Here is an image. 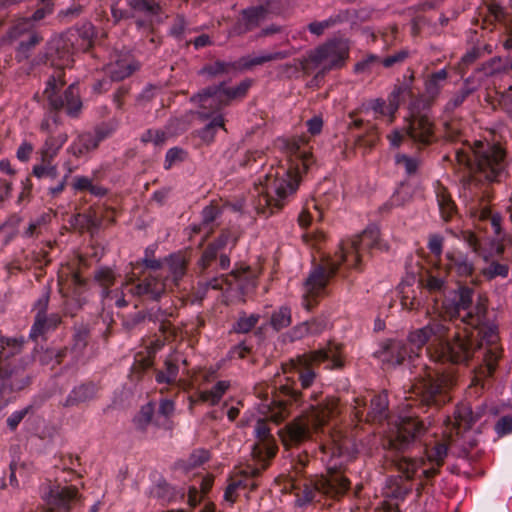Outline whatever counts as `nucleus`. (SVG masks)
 <instances>
[{"instance_id": "obj_8", "label": "nucleus", "mask_w": 512, "mask_h": 512, "mask_svg": "<svg viewBox=\"0 0 512 512\" xmlns=\"http://www.w3.org/2000/svg\"><path fill=\"white\" fill-rule=\"evenodd\" d=\"M451 385L452 380L449 376L428 372L425 377L412 385L411 393L415 395L421 405L439 409L451 400L448 395Z\"/></svg>"}, {"instance_id": "obj_47", "label": "nucleus", "mask_w": 512, "mask_h": 512, "mask_svg": "<svg viewBox=\"0 0 512 512\" xmlns=\"http://www.w3.org/2000/svg\"><path fill=\"white\" fill-rule=\"evenodd\" d=\"M95 280L104 288L105 297L110 295L109 288L114 285L116 277L114 271L108 267H102L95 272Z\"/></svg>"}, {"instance_id": "obj_30", "label": "nucleus", "mask_w": 512, "mask_h": 512, "mask_svg": "<svg viewBox=\"0 0 512 512\" xmlns=\"http://www.w3.org/2000/svg\"><path fill=\"white\" fill-rule=\"evenodd\" d=\"M289 56H291V53L288 51L266 52L255 57H242L238 62V66L240 69L249 70L254 66H259L271 61L283 60Z\"/></svg>"}, {"instance_id": "obj_6", "label": "nucleus", "mask_w": 512, "mask_h": 512, "mask_svg": "<svg viewBox=\"0 0 512 512\" xmlns=\"http://www.w3.org/2000/svg\"><path fill=\"white\" fill-rule=\"evenodd\" d=\"M350 54V45L343 39L326 41L309 50L298 60L305 75L315 73V78H322L332 70L342 69Z\"/></svg>"}, {"instance_id": "obj_16", "label": "nucleus", "mask_w": 512, "mask_h": 512, "mask_svg": "<svg viewBox=\"0 0 512 512\" xmlns=\"http://www.w3.org/2000/svg\"><path fill=\"white\" fill-rule=\"evenodd\" d=\"M405 135L419 146H428L436 140L434 123L427 115L419 113L407 119Z\"/></svg>"}, {"instance_id": "obj_46", "label": "nucleus", "mask_w": 512, "mask_h": 512, "mask_svg": "<svg viewBox=\"0 0 512 512\" xmlns=\"http://www.w3.org/2000/svg\"><path fill=\"white\" fill-rule=\"evenodd\" d=\"M218 128L224 129V118L222 115H217L208 123L203 129L199 131V137L205 143L209 144L213 142L216 131Z\"/></svg>"}, {"instance_id": "obj_7", "label": "nucleus", "mask_w": 512, "mask_h": 512, "mask_svg": "<svg viewBox=\"0 0 512 512\" xmlns=\"http://www.w3.org/2000/svg\"><path fill=\"white\" fill-rule=\"evenodd\" d=\"M325 360H331V368H342L344 365L342 359V346L340 344L329 342L327 347L305 353L291 359L281 366L283 374L297 371L302 388H309L316 377L313 366Z\"/></svg>"}, {"instance_id": "obj_28", "label": "nucleus", "mask_w": 512, "mask_h": 512, "mask_svg": "<svg viewBox=\"0 0 512 512\" xmlns=\"http://www.w3.org/2000/svg\"><path fill=\"white\" fill-rule=\"evenodd\" d=\"M97 388L94 384H81L75 387L61 404L65 408L78 406L93 399L96 395Z\"/></svg>"}, {"instance_id": "obj_59", "label": "nucleus", "mask_w": 512, "mask_h": 512, "mask_svg": "<svg viewBox=\"0 0 512 512\" xmlns=\"http://www.w3.org/2000/svg\"><path fill=\"white\" fill-rule=\"evenodd\" d=\"M49 327L50 326L46 319V315L36 314L35 322L32 326L30 336L36 339L38 336L42 335Z\"/></svg>"}, {"instance_id": "obj_20", "label": "nucleus", "mask_w": 512, "mask_h": 512, "mask_svg": "<svg viewBox=\"0 0 512 512\" xmlns=\"http://www.w3.org/2000/svg\"><path fill=\"white\" fill-rule=\"evenodd\" d=\"M258 442L253 446L252 456L257 462L268 463L276 455L277 446L265 420L259 419L255 427Z\"/></svg>"}, {"instance_id": "obj_26", "label": "nucleus", "mask_w": 512, "mask_h": 512, "mask_svg": "<svg viewBox=\"0 0 512 512\" xmlns=\"http://www.w3.org/2000/svg\"><path fill=\"white\" fill-rule=\"evenodd\" d=\"M128 6L131 17H144L149 21L162 13V7L157 0H128Z\"/></svg>"}, {"instance_id": "obj_27", "label": "nucleus", "mask_w": 512, "mask_h": 512, "mask_svg": "<svg viewBox=\"0 0 512 512\" xmlns=\"http://www.w3.org/2000/svg\"><path fill=\"white\" fill-rule=\"evenodd\" d=\"M388 396L385 392L375 395L370 401L369 410L365 416L366 422H382L388 417Z\"/></svg>"}, {"instance_id": "obj_5", "label": "nucleus", "mask_w": 512, "mask_h": 512, "mask_svg": "<svg viewBox=\"0 0 512 512\" xmlns=\"http://www.w3.org/2000/svg\"><path fill=\"white\" fill-rule=\"evenodd\" d=\"M339 414V400L328 397L317 406L295 418L287 424L281 434V439L286 447L298 446L310 439L313 432H318L331 419Z\"/></svg>"}, {"instance_id": "obj_43", "label": "nucleus", "mask_w": 512, "mask_h": 512, "mask_svg": "<svg viewBox=\"0 0 512 512\" xmlns=\"http://www.w3.org/2000/svg\"><path fill=\"white\" fill-rule=\"evenodd\" d=\"M447 77L448 72L445 69H441L432 73L427 78L425 81V91L430 98L434 99L439 95Z\"/></svg>"}, {"instance_id": "obj_53", "label": "nucleus", "mask_w": 512, "mask_h": 512, "mask_svg": "<svg viewBox=\"0 0 512 512\" xmlns=\"http://www.w3.org/2000/svg\"><path fill=\"white\" fill-rule=\"evenodd\" d=\"M259 319L260 316L258 314H243L239 317L234 329L238 333H248L256 326Z\"/></svg>"}, {"instance_id": "obj_15", "label": "nucleus", "mask_w": 512, "mask_h": 512, "mask_svg": "<svg viewBox=\"0 0 512 512\" xmlns=\"http://www.w3.org/2000/svg\"><path fill=\"white\" fill-rule=\"evenodd\" d=\"M343 261L344 260H341V255L337 260L330 258L322 260L319 265L314 267L307 277L305 281L306 291L310 295H321L329 283V280L334 277Z\"/></svg>"}, {"instance_id": "obj_11", "label": "nucleus", "mask_w": 512, "mask_h": 512, "mask_svg": "<svg viewBox=\"0 0 512 512\" xmlns=\"http://www.w3.org/2000/svg\"><path fill=\"white\" fill-rule=\"evenodd\" d=\"M59 125V116L56 112L47 115L41 121L40 130L47 136L42 147L39 149L38 154L39 156H42L43 160L46 162L54 160L68 140L67 133L60 129Z\"/></svg>"}, {"instance_id": "obj_63", "label": "nucleus", "mask_w": 512, "mask_h": 512, "mask_svg": "<svg viewBox=\"0 0 512 512\" xmlns=\"http://www.w3.org/2000/svg\"><path fill=\"white\" fill-rule=\"evenodd\" d=\"M409 56V52L407 50H400L396 52L393 55H390L383 60H381V63L384 67L390 68L395 64L402 63L405 61Z\"/></svg>"}, {"instance_id": "obj_48", "label": "nucleus", "mask_w": 512, "mask_h": 512, "mask_svg": "<svg viewBox=\"0 0 512 512\" xmlns=\"http://www.w3.org/2000/svg\"><path fill=\"white\" fill-rule=\"evenodd\" d=\"M238 67L239 66L236 63H229V62H224V61L218 60V61H215L211 65L204 66L201 69L200 73L207 74L209 76L214 77V76H217L220 74H227L230 71L237 69Z\"/></svg>"}, {"instance_id": "obj_33", "label": "nucleus", "mask_w": 512, "mask_h": 512, "mask_svg": "<svg viewBox=\"0 0 512 512\" xmlns=\"http://www.w3.org/2000/svg\"><path fill=\"white\" fill-rule=\"evenodd\" d=\"M251 85L252 80L245 79L235 87H227L224 83L217 85V87L222 96L225 106H227L234 100L244 98L248 90L250 89Z\"/></svg>"}, {"instance_id": "obj_55", "label": "nucleus", "mask_w": 512, "mask_h": 512, "mask_svg": "<svg viewBox=\"0 0 512 512\" xmlns=\"http://www.w3.org/2000/svg\"><path fill=\"white\" fill-rule=\"evenodd\" d=\"M141 140L144 143H152L155 146H162L167 140V134L159 129H149L142 134Z\"/></svg>"}, {"instance_id": "obj_56", "label": "nucleus", "mask_w": 512, "mask_h": 512, "mask_svg": "<svg viewBox=\"0 0 512 512\" xmlns=\"http://www.w3.org/2000/svg\"><path fill=\"white\" fill-rule=\"evenodd\" d=\"M505 18V12L503 8L497 3H490L487 6V14L484 18V23L494 24L496 22H502Z\"/></svg>"}, {"instance_id": "obj_23", "label": "nucleus", "mask_w": 512, "mask_h": 512, "mask_svg": "<svg viewBox=\"0 0 512 512\" xmlns=\"http://www.w3.org/2000/svg\"><path fill=\"white\" fill-rule=\"evenodd\" d=\"M267 15V9L263 6L250 7L242 10L241 17L237 21L234 30L237 34H244L257 28Z\"/></svg>"}, {"instance_id": "obj_25", "label": "nucleus", "mask_w": 512, "mask_h": 512, "mask_svg": "<svg viewBox=\"0 0 512 512\" xmlns=\"http://www.w3.org/2000/svg\"><path fill=\"white\" fill-rule=\"evenodd\" d=\"M62 70L63 69L58 68L56 73L49 78L47 86L44 90V96L47 98L50 107L56 113H58V111L64 107L62 97L57 96V91L65 84Z\"/></svg>"}, {"instance_id": "obj_62", "label": "nucleus", "mask_w": 512, "mask_h": 512, "mask_svg": "<svg viewBox=\"0 0 512 512\" xmlns=\"http://www.w3.org/2000/svg\"><path fill=\"white\" fill-rule=\"evenodd\" d=\"M334 24H335V20L332 18H329V19L321 21V22H318V21L311 22L308 25V29L312 34H314L316 36H321L325 32L326 29L332 27Z\"/></svg>"}, {"instance_id": "obj_39", "label": "nucleus", "mask_w": 512, "mask_h": 512, "mask_svg": "<svg viewBox=\"0 0 512 512\" xmlns=\"http://www.w3.org/2000/svg\"><path fill=\"white\" fill-rule=\"evenodd\" d=\"M66 112L71 117H77L82 109V102L79 95L78 87L74 84L70 85L64 92L62 97Z\"/></svg>"}, {"instance_id": "obj_13", "label": "nucleus", "mask_w": 512, "mask_h": 512, "mask_svg": "<svg viewBox=\"0 0 512 512\" xmlns=\"http://www.w3.org/2000/svg\"><path fill=\"white\" fill-rule=\"evenodd\" d=\"M73 35H56L46 44L44 61H49L56 68L64 69L73 62Z\"/></svg>"}, {"instance_id": "obj_3", "label": "nucleus", "mask_w": 512, "mask_h": 512, "mask_svg": "<svg viewBox=\"0 0 512 512\" xmlns=\"http://www.w3.org/2000/svg\"><path fill=\"white\" fill-rule=\"evenodd\" d=\"M506 153L499 145L475 141L473 146L456 150V160L471 171L469 184L500 182L506 176Z\"/></svg>"}, {"instance_id": "obj_31", "label": "nucleus", "mask_w": 512, "mask_h": 512, "mask_svg": "<svg viewBox=\"0 0 512 512\" xmlns=\"http://www.w3.org/2000/svg\"><path fill=\"white\" fill-rule=\"evenodd\" d=\"M260 467L245 466L237 470L229 479L230 484H237L235 488L244 489L248 487L249 477H258L261 471L268 467V463L258 462Z\"/></svg>"}, {"instance_id": "obj_9", "label": "nucleus", "mask_w": 512, "mask_h": 512, "mask_svg": "<svg viewBox=\"0 0 512 512\" xmlns=\"http://www.w3.org/2000/svg\"><path fill=\"white\" fill-rule=\"evenodd\" d=\"M389 246L380 238V231L376 226H369L360 235L355 236L348 243L340 247L341 260H345L352 268L360 269L362 252L367 250L387 251Z\"/></svg>"}, {"instance_id": "obj_60", "label": "nucleus", "mask_w": 512, "mask_h": 512, "mask_svg": "<svg viewBox=\"0 0 512 512\" xmlns=\"http://www.w3.org/2000/svg\"><path fill=\"white\" fill-rule=\"evenodd\" d=\"M509 268L505 264H500L498 262H492L489 267H487L483 273L489 279H492L496 276L506 277L508 275Z\"/></svg>"}, {"instance_id": "obj_29", "label": "nucleus", "mask_w": 512, "mask_h": 512, "mask_svg": "<svg viewBox=\"0 0 512 512\" xmlns=\"http://www.w3.org/2000/svg\"><path fill=\"white\" fill-rule=\"evenodd\" d=\"M138 68L139 65L135 60L130 56H125L113 63H110L108 65V73L113 80L121 81L129 77Z\"/></svg>"}, {"instance_id": "obj_49", "label": "nucleus", "mask_w": 512, "mask_h": 512, "mask_svg": "<svg viewBox=\"0 0 512 512\" xmlns=\"http://www.w3.org/2000/svg\"><path fill=\"white\" fill-rule=\"evenodd\" d=\"M326 327V323L324 320L313 319L311 321H306L295 328V333L299 337H303L308 334H318L321 333Z\"/></svg>"}, {"instance_id": "obj_41", "label": "nucleus", "mask_w": 512, "mask_h": 512, "mask_svg": "<svg viewBox=\"0 0 512 512\" xmlns=\"http://www.w3.org/2000/svg\"><path fill=\"white\" fill-rule=\"evenodd\" d=\"M436 197L442 218L445 221L450 220L456 213V205L452 200L451 195L445 187L438 186L436 190Z\"/></svg>"}, {"instance_id": "obj_54", "label": "nucleus", "mask_w": 512, "mask_h": 512, "mask_svg": "<svg viewBox=\"0 0 512 512\" xmlns=\"http://www.w3.org/2000/svg\"><path fill=\"white\" fill-rule=\"evenodd\" d=\"M230 275L237 281L243 283L253 282L257 278V273L252 271L248 265H240L233 269Z\"/></svg>"}, {"instance_id": "obj_32", "label": "nucleus", "mask_w": 512, "mask_h": 512, "mask_svg": "<svg viewBox=\"0 0 512 512\" xmlns=\"http://www.w3.org/2000/svg\"><path fill=\"white\" fill-rule=\"evenodd\" d=\"M168 271L174 285H178L179 281L186 274L188 259L182 253H175L165 258Z\"/></svg>"}, {"instance_id": "obj_34", "label": "nucleus", "mask_w": 512, "mask_h": 512, "mask_svg": "<svg viewBox=\"0 0 512 512\" xmlns=\"http://www.w3.org/2000/svg\"><path fill=\"white\" fill-rule=\"evenodd\" d=\"M202 109L218 111L225 107L217 86L209 87L197 95Z\"/></svg>"}, {"instance_id": "obj_18", "label": "nucleus", "mask_w": 512, "mask_h": 512, "mask_svg": "<svg viewBox=\"0 0 512 512\" xmlns=\"http://www.w3.org/2000/svg\"><path fill=\"white\" fill-rule=\"evenodd\" d=\"M47 506L59 511L70 512L74 505L80 501L78 489L75 486H48L42 496Z\"/></svg>"}, {"instance_id": "obj_37", "label": "nucleus", "mask_w": 512, "mask_h": 512, "mask_svg": "<svg viewBox=\"0 0 512 512\" xmlns=\"http://www.w3.org/2000/svg\"><path fill=\"white\" fill-rule=\"evenodd\" d=\"M447 260V268L454 270L459 276H470L474 270L473 264L461 253H448Z\"/></svg>"}, {"instance_id": "obj_4", "label": "nucleus", "mask_w": 512, "mask_h": 512, "mask_svg": "<svg viewBox=\"0 0 512 512\" xmlns=\"http://www.w3.org/2000/svg\"><path fill=\"white\" fill-rule=\"evenodd\" d=\"M487 300L479 296L475 304H472V290L469 288H460L459 299L455 303L454 312L450 314V318H459L463 324L472 328H480V333L489 346L486 354V365L488 373H491L502 355V349L499 346V336L497 328L489 323L486 318Z\"/></svg>"}, {"instance_id": "obj_45", "label": "nucleus", "mask_w": 512, "mask_h": 512, "mask_svg": "<svg viewBox=\"0 0 512 512\" xmlns=\"http://www.w3.org/2000/svg\"><path fill=\"white\" fill-rule=\"evenodd\" d=\"M422 463L416 459L402 457L395 461V466L405 479L410 480Z\"/></svg>"}, {"instance_id": "obj_1", "label": "nucleus", "mask_w": 512, "mask_h": 512, "mask_svg": "<svg viewBox=\"0 0 512 512\" xmlns=\"http://www.w3.org/2000/svg\"><path fill=\"white\" fill-rule=\"evenodd\" d=\"M451 319L439 315L432 318L427 325L416 329L409 334V341L417 350H421L428 341H432L427 348L430 358L435 362H449L453 364H468L478 350L485 347L484 365L475 370L469 389L478 394L485 387V379L491 377L496 368L488 373L486 354L489 346L480 333V328H457L449 338Z\"/></svg>"}, {"instance_id": "obj_57", "label": "nucleus", "mask_w": 512, "mask_h": 512, "mask_svg": "<svg viewBox=\"0 0 512 512\" xmlns=\"http://www.w3.org/2000/svg\"><path fill=\"white\" fill-rule=\"evenodd\" d=\"M186 156L187 153L185 150L178 147L171 148L166 153L164 167L169 169L175 163L182 162Z\"/></svg>"}, {"instance_id": "obj_2", "label": "nucleus", "mask_w": 512, "mask_h": 512, "mask_svg": "<svg viewBox=\"0 0 512 512\" xmlns=\"http://www.w3.org/2000/svg\"><path fill=\"white\" fill-rule=\"evenodd\" d=\"M305 137L294 138L287 142L286 153L289 157V167L272 168L266 174L264 182L258 190L257 209L260 213L273 214L279 211L286 198L293 194L299 185L300 175L307 172L313 163L312 154L305 149Z\"/></svg>"}, {"instance_id": "obj_61", "label": "nucleus", "mask_w": 512, "mask_h": 512, "mask_svg": "<svg viewBox=\"0 0 512 512\" xmlns=\"http://www.w3.org/2000/svg\"><path fill=\"white\" fill-rule=\"evenodd\" d=\"M376 63H381L380 58L376 55H368L365 59L355 64L354 71L356 73L369 72L372 65Z\"/></svg>"}, {"instance_id": "obj_35", "label": "nucleus", "mask_w": 512, "mask_h": 512, "mask_svg": "<svg viewBox=\"0 0 512 512\" xmlns=\"http://www.w3.org/2000/svg\"><path fill=\"white\" fill-rule=\"evenodd\" d=\"M43 40V37L40 33L33 31L27 40H22L19 42L16 52L15 58L18 62L27 61L33 55V52Z\"/></svg>"}, {"instance_id": "obj_50", "label": "nucleus", "mask_w": 512, "mask_h": 512, "mask_svg": "<svg viewBox=\"0 0 512 512\" xmlns=\"http://www.w3.org/2000/svg\"><path fill=\"white\" fill-rule=\"evenodd\" d=\"M52 162L53 160L46 162L43 160V157L40 156V163L33 166L32 174L39 179L43 177L56 178L58 170L56 165H53Z\"/></svg>"}, {"instance_id": "obj_38", "label": "nucleus", "mask_w": 512, "mask_h": 512, "mask_svg": "<svg viewBox=\"0 0 512 512\" xmlns=\"http://www.w3.org/2000/svg\"><path fill=\"white\" fill-rule=\"evenodd\" d=\"M98 146V141L90 133H83L77 136L69 147V152L76 157L94 150Z\"/></svg>"}, {"instance_id": "obj_64", "label": "nucleus", "mask_w": 512, "mask_h": 512, "mask_svg": "<svg viewBox=\"0 0 512 512\" xmlns=\"http://www.w3.org/2000/svg\"><path fill=\"white\" fill-rule=\"evenodd\" d=\"M9 377L11 378L10 385L12 389L21 390L29 384V378L24 371H21L19 375L17 372H11Z\"/></svg>"}, {"instance_id": "obj_40", "label": "nucleus", "mask_w": 512, "mask_h": 512, "mask_svg": "<svg viewBox=\"0 0 512 512\" xmlns=\"http://www.w3.org/2000/svg\"><path fill=\"white\" fill-rule=\"evenodd\" d=\"M229 388V381H218L210 390L200 391L199 400L201 403H208L209 405L214 406L220 402Z\"/></svg>"}, {"instance_id": "obj_10", "label": "nucleus", "mask_w": 512, "mask_h": 512, "mask_svg": "<svg viewBox=\"0 0 512 512\" xmlns=\"http://www.w3.org/2000/svg\"><path fill=\"white\" fill-rule=\"evenodd\" d=\"M429 426L430 423L426 424L417 416L402 417L389 434L388 444L393 449H405L411 443L421 439L428 431Z\"/></svg>"}, {"instance_id": "obj_17", "label": "nucleus", "mask_w": 512, "mask_h": 512, "mask_svg": "<svg viewBox=\"0 0 512 512\" xmlns=\"http://www.w3.org/2000/svg\"><path fill=\"white\" fill-rule=\"evenodd\" d=\"M132 281V279L127 280L123 285V289H126L134 296L158 300L166 292L168 278L150 273L133 287H130Z\"/></svg>"}, {"instance_id": "obj_36", "label": "nucleus", "mask_w": 512, "mask_h": 512, "mask_svg": "<svg viewBox=\"0 0 512 512\" xmlns=\"http://www.w3.org/2000/svg\"><path fill=\"white\" fill-rule=\"evenodd\" d=\"M178 357L176 354L169 355L165 361H164V370H158L156 372V382L166 383V384H173L176 382L179 368H178Z\"/></svg>"}, {"instance_id": "obj_52", "label": "nucleus", "mask_w": 512, "mask_h": 512, "mask_svg": "<svg viewBox=\"0 0 512 512\" xmlns=\"http://www.w3.org/2000/svg\"><path fill=\"white\" fill-rule=\"evenodd\" d=\"M395 163L402 167L408 175L415 174L419 168V160L406 154H397Z\"/></svg>"}, {"instance_id": "obj_42", "label": "nucleus", "mask_w": 512, "mask_h": 512, "mask_svg": "<svg viewBox=\"0 0 512 512\" xmlns=\"http://www.w3.org/2000/svg\"><path fill=\"white\" fill-rule=\"evenodd\" d=\"M412 95L411 87L408 84L397 85L388 97V109H389V122L391 123L394 118V113L400 106V103L404 101L407 96Z\"/></svg>"}, {"instance_id": "obj_44", "label": "nucleus", "mask_w": 512, "mask_h": 512, "mask_svg": "<svg viewBox=\"0 0 512 512\" xmlns=\"http://www.w3.org/2000/svg\"><path fill=\"white\" fill-rule=\"evenodd\" d=\"M292 322L291 309L288 306H281L278 310L274 311L270 318L271 326L279 331L288 327Z\"/></svg>"}, {"instance_id": "obj_21", "label": "nucleus", "mask_w": 512, "mask_h": 512, "mask_svg": "<svg viewBox=\"0 0 512 512\" xmlns=\"http://www.w3.org/2000/svg\"><path fill=\"white\" fill-rule=\"evenodd\" d=\"M350 487V481L341 472L329 469L326 476L315 482V488L330 496L339 497L344 495Z\"/></svg>"}, {"instance_id": "obj_51", "label": "nucleus", "mask_w": 512, "mask_h": 512, "mask_svg": "<svg viewBox=\"0 0 512 512\" xmlns=\"http://www.w3.org/2000/svg\"><path fill=\"white\" fill-rule=\"evenodd\" d=\"M421 284L429 293H438L444 290L446 282L443 277L428 273Z\"/></svg>"}, {"instance_id": "obj_14", "label": "nucleus", "mask_w": 512, "mask_h": 512, "mask_svg": "<svg viewBox=\"0 0 512 512\" xmlns=\"http://www.w3.org/2000/svg\"><path fill=\"white\" fill-rule=\"evenodd\" d=\"M295 385V381L289 377H286L285 383L279 385L269 416L273 422L283 421L289 414L287 406L301 401L302 393L295 388Z\"/></svg>"}, {"instance_id": "obj_12", "label": "nucleus", "mask_w": 512, "mask_h": 512, "mask_svg": "<svg viewBox=\"0 0 512 512\" xmlns=\"http://www.w3.org/2000/svg\"><path fill=\"white\" fill-rule=\"evenodd\" d=\"M474 445L473 442L462 441V437H455L452 432L445 429L442 440L430 449H427L426 456L429 462L437 467H441L444 464L449 448L455 449L456 453L461 456L467 455Z\"/></svg>"}, {"instance_id": "obj_19", "label": "nucleus", "mask_w": 512, "mask_h": 512, "mask_svg": "<svg viewBox=\"0 0 512 512\" xmlns=\"http://www.w3.org/2000/svg\"><path fill=\"white\" fill-rule=\"evenodd\" d=\"M408 343H404L399 340H387L381 348L376 352L378 357L383 361L391 365L401 364L406 357L412 358L418 356L420 350H417L407 339Z\"/></svg>"}, {"instance_id": "obj_58", "label": "nucleus", "mask_w": 512, "mask_h": 512, "mask_svg": "<svg viewBox=\"0 0 512 512\" xmlns=\"http://www.w3.org/2000/svg\"><path fill=\"white\" fill-rule=\"evenodd\" d=\"M218 248L219 245L217 244H210L207 246V248L203 251L202 256L199 260V265L202 270H205L208 268L213 261L217 258L218 254Z\"/></svg>"}, {"instance_id": "obj_22", "label": "nucleus", "mask_w": 512, "mask_h": 512, "mask_svg": "<svg viewBox=\"0 0 512 512\" xmlns=\"http://www.w3.org/2000/svg\"><path fill=\"white\" fill-rule=\"evenodd\" d=\"M478 413H474L468 404H460L454 412V422L452 426H446V430L452 432L455 437H462V441H466V433L469 432L471 426L478 420Z\"/></svg>"}, {"instance_id": "obj_24", "label": "nucleus", "mask_w": 512, "mask_h": 512, "mask_svg": "<svg viewBox=\"0 0 512 512\" xmlns=\"http://www.w3.org/2000/svg\"><path fill=\"white\" fill-rule=\"evenodd\" d=\"M42 6L39 7L30 18H21L10 31L13 38L20 37L26 30L30 29L32 22H37L53 12L54 3L51 0H41Z\"/></svg>"}]
</instances>
